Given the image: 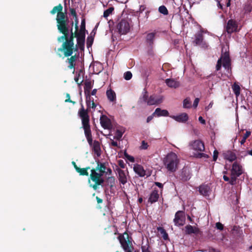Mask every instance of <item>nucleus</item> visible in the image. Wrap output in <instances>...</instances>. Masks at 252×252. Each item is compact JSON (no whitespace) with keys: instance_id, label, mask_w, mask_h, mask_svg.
Instances as JSON below:
<instances>
[{"instance_id":"5701e85b","label":"nucleus","mask_w":252,"mask_h":252,"mask_svg":"<svg viewBox=\"0 0 252 252\" xmlns=\"http://www.w3.org/2000/svg\"><path fill=\"white\" fill-rule=\"evenodd\" d=\"M223 156L224 158L225 159L230 162H232L235 160L237 158V156L236 154L231 151H227L226 152L223 154Z\"/></svg>"},{"instance_id":"680f3d73","label":"nucleus","mask_w":252,"mask_h":252,"mask_svg":"<svg viewBox=\"0 0 252 252\" xmlns=\"http://www.w3.org/2000/svg\"><path fill=\"white\" fill-rule=\"evenodd\" d=\"M199 102V98H196L193 102V107L194 108H196L198 106V103Z\"/></svg>"},{"instance_id":"37998d69","label":"nucleus","mask_w":252,"mask_h":252,"mask_svg":"<svg viewBox=\"0 0 252 252\" xmlns=\"http://www.w3.org/2000/svg\"><path fill=\"white\" fill-rule=\"evenodd\" d=\"M132 76V74L130 71H127L124 73V77L125 80H129Z\"/></svg>"},{"instance_id":"393cba45","label":"nucleus","mask_w":252,"mask_h":252,"mask_svg":"<svg viewBox=\"0 0 252 252\" xmlns=\"http://www.w3.org/2000/svg\"><path fill=\"white\" fill-rule=\"evenodd\" d=\"M134 171L140 177H144L146 175V171L142 166L136 164L133 168Z\"/></svg>"},{"instance_id":"a211bd4d","label":"nucleus","mask_w":252,"mask_h":252,"mask_svg":"<svg viewBox=\"0 0 252 252\" xmlns=\"http://www.w3.org/2000/svg\"><path fill=\"white\" fill-rule=\"evenodd\" d=\"M156 33L155 32H150L146 34L145 42L148 46H153Z\"/></svg>"},{"instance_id":"79ce46f5","label":"nucleus","mask_w":252,"mask_h":252,"mask_svg":"<svg viewBox=\"0 0 252 252\" xmlns=\"http://www.w3.org/2000/svg\"><path fill=\"white\" fill-rule=\"evenodd\" d=\"M74 22L73 21L71 22V27H72L73 24H74L75 30L76 31H78V30H79V27H78L79 20H78V17H77V16H76V17H74Z\"/></svg>"},{"instance_id":"72a5a7b5","label":"nucleus","mask_w":252,"mask_h":252,"mask_svg":"<svg viewBox=\"0 0 252 252\" xmlns=\"http://www.w3.org/2000/svg\"><path fill=\"white\" fill-rule=\"evenodd\" d=\"M191 107V102L189 97H187L183 101V107L185 108H190Z\"/></svg>"},{"instance_id":"c756f323","label":"nucleus","mask_w":252,"mask_h":252,"mask_svg":"<svg viewBox=\"0 0 252 252\" xmlns=\"http://www.w3.org/2000/svg\"><path fill=\"white\" fill-rule=\"evenodd\" d=\"M90 168H91L90 166H87L86 168H83L79 167L78 168H77L76 171L78 173H79L80 175L88 176L89 173L88 172V170L89 169H90Z\"/></svg>"},{"instance_id":"20e7f679","label":"nucleus","mask_w":252,"mask_h":252,"mask_svg":"<svg viewBox=\"0 0 252 252\" xmlns=\"http://www.w3.org/2000/svg\"><path fill=\"white\" fill-rule=\"evenodd\" d=\"M179 163V159L178 156L173 152L168 154L163 160V163L166 168L171 172L176 171Z\"/></svg>"},{"instance_id":"58836bf2","label":"nucleus","mask_w":252,"mask_h":252,"mask_svg":"<svg viewBox=\"0 0 252 252\" xmlns=\"http://www.w3.org/2000/svg\"><path fill=\"white\" fill-rule=\"evenodd\" d=\"M159 12L164 15H167L168 13L167 8L164 5L160 6L158 8Z\"/></svg>"},{"instance_id":"0eeeda50","label":"nucleus","mask_w":252,"mask_h":252,"mask_svg":"<svg viewBox=\"0 0 252 252\" xmlns=\"http://www.w3.org/2000/svg\"><path fill=\"white\" fill-rule=\"evenodd\" d=\"M162 101L161 98H158L155 95H152L149 97L147 91L144 89L143 92V96L140 97L138 102L140 104L144 103L148 105H153L159 104Z\"/></svg>"},{"instance_id":"cd10ccee","label":"nucleus","mask_w":252,"mask_h":252,"mask_svg":"<svg viewBox=\"0 0 252 252\" xmlns=\"http://www.w3.org/2000/svg\"><path fill=\"white\" fill-rule=\"evenodd\" d=\"M153 115H156L157 117L168 116L169 113L166 110H162L160 108H157L153 113Z\"/></svg>"},{"instance_id":"f257e3e1","label":"nucleus","mask_w":252,"mask_h":252,"mask_svg":"<svg viewBox=\"0 0 252 252\" xmlns=\"http://www.w3.org/2000/svg\"><path fill=\"white\" fill-rule=\"evenodd\" d=\"M65 32H59L62 34V35L58 37L57 40L59 42H63L61 47L59 48L56 51L57 54L60 57H62L61 52H63L64 56L68 57L73 54L74 51H77L78 48L74 47V38H85L86 32H81L75 30L73 32L72 27L70 28L69 23L66 25V30Z\"/></svg>"},{"instance_id":"c9c22d12","label":"nucleus","mask_w":252,"mask_h":252,"mask_svg":"<svg viewBox=\"0 0 252 252\" xmlns=\"http://www.w3.org/2000/svg\"><path fill=\"white\" fill-rule=\"evenodd\" d=\"M78 31L88 33L87 31L86 30V21L84 18L81 21L80 28L79 30H78Z\"/></svg>"},{"instance_id":"774afa93","label":"nucleus","mask_w":252,"mask_h":252,"mask_svg":"<svg viewBox=\"0 0 252 252\" xmlns=\"http://www.w3.org/2000/svg\"><path fill=\"white\" fill-rule=\"evenodd\" d=\"M111 145L114 147L118 146L117 142L113 140H111Z\"/></svg>"},{"instance_id":"7ed1b4c3","label":"nucleus","mask_w":252,"mask_h":252,"mask_svg":"<svg viewBox=\"0 0 252 252\" xmlns=\"http://www.w3.org/2000/svg\"><path fill=\"white\" fill-rule=\"evenodd\" d=\"M63 7L61 4L54 6L50 11L51 14L54 15L57 12L56 17L57 27L58 31L65 32L66 25L69 23V20L65 13L62 12Z\"/></svg>"},{"instance_id":"49530a36","label":"nucleus","mask_w":252,"mask_h":252,"mask_svg":"<svg viewBox=\"0 0 252 252\" xmlns=\"http://www.w3.org/2000/svg\"><path fill=\"white\" fill-rule=\"evenodd\" d=\"M96 163H97V166L95 167V168H93L92 169H94V170H96V171L99 170H100L99 169L101 168V167H102V166H103L105 164L104 162H100L99 160H97Z\"/></svg>"},{"instance_id":"f03ea898","label":"nucleus","mask_w":252,"mask_h":252,"mask_svg":"<svg viewBox=\"0 0 252 252\" xmlns=\"http://www.w3.org/2000/svg\"><path fill=\"white\" fill-rule=\"evenodd\" d=\"M81 105V107L78 111V115L81 120L82 127L84 130V134L87 141L90 146H92L93 145L94 142L93 141V136L90 124L89 110L88 109H85L82 103Z\"/></svg>"},{"instance_id":"6ab92c4d","label":"nucleus","mask_w":252,"mask_h":252,"mask_svg":"<svg viewBox=\"0 0 252 252\" xmlns=\"http://www.w3.org/2000/svg\"><path fill=\"white\" fill-rule=\"evenodd\" d=\"M116 170L118 173V179L119 182L123 185H125L127 182V178L124 170L117 168Z\"/></svg>"},{"instance_id":"b1692460","label":"nucleus","mask_w":252,"mask_h":252,"mask_svg":"<svg viewBox=\"0 0 252 252\" xmlns=\"http://www.w3.org/2000/svg\"><path fill=\"white\" fill-rule=\"evenodd\" d=\"M70 58H68L66 59V62L69 63L68 67L69 69L74 68L76 65L75 62L77 60V57L76 55L72 56V54L70 56Z\"/></svg>"},{"instance_id":"9d476101","label":"nucleus","mask_w":252,"mask_h":252,"mask_svg":"<svg viewBox=\"0 0 252 252\" xmlns=\"http://www.w3.org/2000/svg\"><path fill=\"white\" fill-rule=\"evenodd\" d=\"M117 29L121 34L127 33L130 30V26L128 21L125 19H122L117 26Z\"/></svg>"},{"instance_id":"4be33fe9","label":"nucleus","mask_w":252,"mask_h":252,"mask_svg":"<svg viewBox=\"0 0 252 252\" xmlns=\"http://www.w3.org/2000/svg\"><path fill=\"white\" fill-rule=\"evenodd\" d=\"M175 121L180 123H185L189 119L188 115L186 113H183L177 116H173L171 117Z\"/></svg>"},{"instance_id":"2f4dec72","label":"nucleus","mask_w":252,"mask_h":252,"mask_svg":"<svg viewBox=\"0 0 252 252\" xmlns=\"http://www.w3.org/2000/svg\"><path fill=\"white\" fill-rule=\"evenodd\" d=\"M84 92L85 94H87V93H90L91 90L93 87L92 83L91 81H86L84 84Z\"/></svg>"},{"instance_id":"6e6552de","label":"nucleus","mask_w":252,"mask_h":252,"mask_svg":"<svg viewBox=\"0 0 252 252\" xmlns=\"http://www.w3.org/2000/svg\"><path fill=\"white\" fill-rule=\"evenodd\" d=\"M243 173L242 166L237 162H234L231 170V178L230 184L234 185L235 184L237 178Z\"/></svg>"},{"instance_id":"864d4df0","label":"nucleus","mask_w":252,"mask_h":252,"mask_svg":"<svg viewBox=\"0 0 252 252\" xmlns=\"http://www.w3.org/2000/svg\"><path fill=\"white\" fill-rule=\"evenodd\" d=\"M196 157L198 158H208L209 156L208 155H207V154H204V153H198L196 155Z\"/></svg>"},{"instance_id":"39448f33","label":"nucleus","mask_w":252,"mask_h":252,"mask_svg":"<svg viewBox=\"0 0 252 252\" xmlns=\"http://www.w3.org/2000/svg\"><path fill=\"white\" fill-rule=\"evenodd\" d=\"M103 174L97 172L96 170L91 169V174L90 175V178L89 179V183H90V180H91L94 184L90 185V187L92 188L94 190L97 189L98 186H101L104 183V180L102 178Z\"/></svg>"},{"instance_id":"473e14b6","label":"nucleus","mask_w":252,"mask_h":252,"mask_svg":"<svg viewBox=\"0 0 252 252\" xmlns=\"http://www.w3.org/2000/svg\"><path fill=\"white\" fill-rule=\"evenodd\" d=\"M157 229L158 231L160 232L164 240H166L168 239V235L166 230L163 227H158L157 228Z\"/></svg>"},{"instance_id":"bf43d9fd","label":"nucleus","mask_w":252,"mask_h":252,"mask_svg":"<svg viewBox=\"0 0 252 252\" xmlns=\"http://www.w3.org/2000/svg\"><path fill=\"white\" fill-rule=\"evenodd\" d=\"M100 170H98V172L102 174H104L105 173V170L106 169V167L105 166V164L102 166L101 168L99 169Z\"/></svg>"},{"instance_id":"7c9ffc66","label":"nucleus","mask_w":252,"mask_h":252,"mask_svg":"<svg viewBox=\"0 0 252 252\" xmlns=\"http://www.w3.org/2000/svg\"><path fill=\"white\" fill-rule=\"evenodd\" d=\"M232 89L233 90V92L235 94V95L237 97L240 94V87L237 83H234L233 85L232 86Z\"/></svg>"},{"instance_id":"aec40b11","label":"nucleus","mask_w":252,"mask_h":252,"mask_svg":"<svg viewBox=\"0 0 252 252\" xmlns=\"http://www.w3.org/2000/svg\"><path fill=\"white\" fill-rule=\"evenodd\" d=\"M159 198L158 191L157 189H154L150 193L148 202L151 204L156 202L158 201Z\"/></svg>"},{"instance_id":"1a4fd4ad","label":"nucleus","mask_w":252,"mask_h":252,"mask_svg":"<svg viewBox=\"0 0 252 252\" xmlns=\"http://www.w3.org/2000/svg\"><path fill=\"white\" fill-rule=\"evenodd\" d=\"M122 247L124 250H126L129 248L133 247L132 242L129 239V236L127 232H125L124 234H119L118 237Z\"/></svg>"},{"instance_id":"a19ab883","label":"nucleus","mask_w":252,"mask_h":252,"mask_svg":"<svg viewBox=\"0 0 252 252\" xmlns=\"http://www.w3.org/2000/svg\"><path fill=\"white\" fill-rule=\"evenodd\" d=\"M251 133V132L250 131H246V132L244 134L242 139L240 141L241 145L244 144L245 143L247 138H248L250 136Z\"/></svg>"},{"instance_id":"2eb2a0df","label":"nucleus","mask_w":252,"mask_h":252,"mask_svg":"<svg viewBox=\"0 0 252 252\" xmlns=\"http://www.w3.org/2000/svg\"><path fill=\"white\" fill-rule=\"evenodd\" d=\"M190 146L193 150L195 151L202 152L205 150L204 143L200 140H194L191 142Z\"/></svg>"},{"instance_id":"603ef678","label":"nucleus","mask_w":252,"mask_h":252,"mask_svg":"<svg viewBox=\"0 0 252 252\" xmlns=\"http://www.w3.org/2000/svg\"><path fill=\"white\" fill-rule=\"evenodd\" d=\"M149 145L145 141H142L140 146L141 149L146 150L148 149Z\"/></svg>"},{"instance_id":"ea45409f","label":"nucleus","mask_w":252,"mask_h":252,"mask_svg":"<svg viewBox=\"0 0 252 252\" xmlns=\"http://www.w3.org/2000/svg\"><path fill=\"white\" fill-rule=\"evenodd\" d=\"M94 39V37H93L92 35L88 37L87 39V46L88 48L92 46L93 43Z\"/></svg>"},{"instance_id":"8fccbe9b","label":"nucleus","mask_w":252,"mask_h":252,"mask_svg":"<svg viewBox=\"0 0 252 252\" xmlns=\"http://www.w3.org/2000/svg\"><path fill=\"white\" fill-rule=\"evenodd\" d=\"M84 45H85V42L77 41V44L76 45L75 47H77L78 48V47H77V46H78L80 49L83 50L84 48Z\"/></svg>"},{"instance_id":"bb28decb","label":"nucleus","mask_w":252,"mask_h":252,"mask_svg":"<svg viewBox=\"0 0 252 252\" xmlns=\"http://www.w3.org/2000/svg\"><path fill=\"white\" fill-rule=\"evenodd\" d=\"M93 150L97 157L101 155L100 143L98 141L94 140L93 142Z\"/></svg>"},{"instance_id":"4d7b16f0","label":"nucleus","mask_w":252,"mask_h":252,"mask_svg":"<svg viewBox=\"0 0 252 252\" xmlns=\"http://www.w3.org/2000/svg\"><path fill=\"white\" fill-rule=\"evenodd\" d=\"M216 228L220 230H222L223 229V225L220 222H217L216 223Z\"/></svg>"},{"instance_id":"0e129e2a","label":"nucleus","mask_w":252,"mask_h":252,"mask_svg":"<svg viewBox=\"0 0 252 252\" xmlns=\"http://www.w3.org/2000/svg\"><path fill=\"white\" fill-rule=\"evenodd\" d=\"M198 120L200 122V123L203 125H205L206 124V121L201 116H200L199 118H198Z\"/></svg>"},{"instance_id":"c85d7f7f","label":"nucleus","mask_w":252,"mask_h":252,"mask_svg":"<svg viewBox=\"0 0 252 252\" xmlns=\"http://www.w3.org/2000/svg\"><path fill=\"white\" fill-rule=\"evenodd\" d=\"M106 95L109 101L111 102L116 101V94L115 92L113 91L112 89H110L109 90H107Z\"/></svg>"},{"instance_id":"3c124183","label":"nucleus","mask_w":252,"mask_h":252,"mask_svg":"<svg viewBox=\"0 0 252 252\" xmlns=\"http://www.w3.org/2000/svg\"><path fill=\"white\" fill-rule=\"evenodd\" d=\"M65 102H70L72 103L73 104H75L76 102L72 101L70 98V94L68 93L66 94V99L65 100Z\"/></svg>"},{"instance_id":"5fc2aeb1","label":"nucleus","mask_w":252,"mask_h":252,"mask_svg":"<svg viewBox=\"0 0 252 252\" xmlns=\"http://www.w3.org/2000/svg\"><path fill=\"white\" fill-rule=\"evenodd\" d=\"M148 54L150 56L154 55V51L153 50V46H148Z\"/></svg>"},{"instance_id":"e2e57ef3","label":"nucleus","mask_w":252,"mask_h":252,"mask_svg":"<svg viewBox=\"0 0 252 252\" xmlns=\"http://www.w3.org/2000/svg\"><path fill=\"white\" fill-rule=\"evenodd\" d=\"M98 25V23L97 24V25L95 26V28L94 29V30H93V31L91 33V35H92L94 37V35L95 34L96 30V29L97 28Z\"/></svg>"},{"instance_id":"dca6fc26","label":"nucleus","mask_w":252,"mask_h":252,"mask_svg":"<svg viewBox=\"0 0 252 252\" xmlns=\"http://www.w3.org/2000/svg\"><path fill=\"white\" fill-rule=\"evenodd\" d=\"M101 126L104 129H110L112 128V124L110 120L105 115H102L100 118Z\"/></svg>"},{"instance_id":"09e8293b","label":"nucleus","mask_w":252,"mask_h":252,"mask_svg":"<svg viewBox=\"0 0 252 252\" xmlns=\"http://www.w3.org/2000/svg\"><path fill=\"white\" fill-rule=\"evenodd\" d=\"M83 72V70L82 69L80 70L79 71V73H78V76H75L74 77V80L76 82L77 84H78V85H80L82 82H83V80H81V81H79V76H80V74L81 73Z\"/></svg>"},{"instance_id":"6e6d98bb","label":"nucleus","mask_w":252,"mask_h":252,"mask_svg":"<svg viewBox=\"0 0 252 252\" xmlns=\"http://www.w3.org/2000/svg\"><path fill=\"white\" fill-rule=\"evenodd\" d=\"M118 165L122 168H125L126 166V164L124 161L122 159H120L118 161Z\"/></svg>"},{"instance_id":"ddd939ff","label":"nucleus","mask_w":252,"mask_h":252,"mask_svg":"<svg viewBox=\"0 0 252 252\" xmlns=\"http://www.w3.org/2000/svg\"><path fill=\"white\" fill-rule=\"evenodd\" d=\"M191 176L189 167L185 166L181 170L179 174L180 179L183 182L189 180Z\"/></svg>"},{"instance_id":"c03bdc74","label":"nucleus","mask_w":252,"mask_h":252,"mask_svg":"<svg viewBox=\"0 0 252 252\" xmlns=\"http://www.w3.org/2000/svg\"><path fill=\"white\" fill-rule=\"evenodd\" d=\"M123 133L119 130L116 131V135L114 137V139L120 140L123 136Z\"/></svg>"},{"instance_id":"423d86ee","label":"nucleus","mask_w":252,"mask_h":252,"mask_svg":"<svg viewBox=\"0 0 252 252\" xmlns=\"http://www.w3.org/2000/svg\"><path fill=\"white\" fill-rule=\"evenodd\" d=\"M222 65L228 72L231 71V60L229 54L227 52H225L222 54L220 58L218 60L216 65V70L217 71L220 70Z\"/></svg>"},{"instance_id":"e433bc0d","label":"nucleus","mask_w":252,"mask_h":252,"mask_svg":"<svg viewBox=\"0 0 252 252\" xmlns=\"http://www.w3.org/2000/svg\"><path fill=\"white\" fill-rule=\"evenodd\" d=\"M86 97V104L88 108H91V103L92 102L93 98L91 97L90 93L85 94Z\"/></svg>"},{"instance_id":"f704fd0d","label":"nucleus","mask_w":252,"mask_h":252,"mask_svg":"<svg viewBox=\"0 0 252 252\" xmlns=\"http://www.w3.org/2000/svg\"><path fill=\"white\" fill-rule=\"evenodd\" d=\"M114 8L113 7H110L108 8V9H107L106 10H105L104 11L103 17L104 18H107V17H108L110 15V14H112V13L114 11Z\"/></svg>"},{"instance_id":"f3484780","label":"nucleus","mask_w":252,"mask_h":252,"mask_svg":"<svg viewBox=\"0 0 252 252\" xmlns=\"http://www.w3.org/2000/svg\"><path fill=\"white\" fill-rule=\"evenodd\" d=\"M198 191L200 194L204 196H209L212 190L209 185L203 184L199 186Z\"/></svg>"},{"instance_id":"de8ad7c7","label":"nucleus","mask_w":252,"mask_h":252,"mask_svg":"<svg viewBox=\"0 0 252 252\" xmlns=\"http://www.w3.org/2000/svg\"><path fill=\"white\" fill-rule=\"evenodd\" d=\"M125 157L130 162H134V158L132 156L129 155L126 151L124 153Z\"/></svg>"},{"instance_id":"a878e982","label":"nucleus","mask_w":252,"mask_h":252,"mask_svg":"<svg viewBox=\"0 0 252 252\" xmlns=\"http://www.w3.org/2000/svg\"><path fill=\"white\" fill-rule=\"evenodd\" d=\"M165 83L170 88H177L180 86V83L173 79H167Z\"/></svg>"},{"instance_id":"412c9836","label":"nucleus","mask_w":252,"mask_h":252,"mask_svg":"<svg viewBox=\"0 0 252 252\" xmlns=\"http://www.w3.org/2000/svg\"><path fill=\"white\" fill-rule=\"evenodd\" d=\"M193 43L195 45H202L204 46L205 45L203 41V35L201 32H199L195 34V40Z\"/></svg>"},{"instance_id":"69168bd1","label":"nucleus","mask_w":252,"mask_h":252,"mask_svg":"<svg viewBox=\"0 0 252 252\" xmlns=\"http://www.w3.org/2000/svg\"><path fill=\"white\" fill-rule=\"evenodd\" d=\"M156 115H153V113L148 117L147 119V123H149L154 118V116H155Z\"/></svg>"},{"instance_id":"a18cd8bd","label":"nucleus","mask_w":252,"mask_h":252,"mask_svg":"<svg viewBox=\"0 0 252 252\" xmlns=\"http://www.w3.org/2000/svg\"><path fill=\"white\" fill-rule=\"evenodd\" d=\"M150 245L147 244L146 245H142L141 246L142 252H151L149 249Z\"/></svg>"},{"instance_id":"13d9d810","label":"nucleus","mask_w":252,"mask_h":252,"mask_svg":"<svg viewBox=\"0 0 252 252\" xmlns=\"http://www.w3.org/2000/svg\"><path fill=\"white\" fill-rule=\"evenodd\" d=\"M219 152L217 150H215L213 153V160L216 161L218 157Z\"/></svg>"},{"instance_id":"4c0bfd02","label":"nucleus","mask_w":252,"mask_h":252,"mask_svg":"<svg viewBox=\"0 0 252 252\" xmlns=\"http://www.w3.org/2000/svg\"><path fill=\"white\" fill-rule=\"evenodd\" d=\"M107 181L108 184H109V186L110 188H112L114 187L115 183V179L114 177L111 176L107 178Z\"/></svg>"},{"instance_id":"4468645a","label":"nucleus","mask_w":252,"mask_h":252,"mask_svg":"<svg viewBox=\"0 0 252 252\" xmlns=\"http://www.w3.org/2000/svg\"><path fill=\"white\" fill-rule=\"evenodd\" d=\"M185 234L187 235L194 234H201L202 232L200 229L196 226H193L191 225L188 224L185 226L184 228Z\"/></svg>"},{"instance_id":"9b49d317","label":"nucleus","mask_w":252,"mask_h":252,"mask_svg":"<svg viewBox=\"0 0 252 252\" xmlns=\"http://www.w3.org/2000/svg\"><path fill=\"white\" fill-rule=\"evenodd\" d=\"M185 215L183 211H178L175 215V218L173 222L175 225L177 226H181L184 225L185 222Z\"/></svg>"},{"instance_id":"052dcab7","label":"nucleus","mask_w":252,"mask_h":252,"mask_svg":"<svg viewBox=\"0 0 252 252\" xmlns=\"http://www.w3.org/2000/svg\"><path fill=\"white\" fill-rule=\"evenodd\" d=\"M70 13L71 14V15L74 17H76V16H77V13L76 12V10L74 8H70Z\"/></svg>"},{"instance_id":"338daca9","label":"nucleus","mask_w":252,"mask_h":252,"mask_svg":"<svg viewBox=\"0 0 252 252\" xmlns=\"http://www.w3.org/2000/svg\"><path fill=\"white\" fill-rule=\"evenodd\" d=\"M155 184L160 189L163 188V185L159 182H155Z\"/></svg>"},{"instance_id":"f8f14e48","label":"nucleus","mask_w":252,"mask_h":252,"mask_svg":"<svg viewBox=\"0 0 252 252\" xmlns=\"http://www.w3.org/2000/svg\"><path fill=\"white\" fill-rule=\"evenodd\" d=\"M225 29L226 32L229 34L238 32V24L237 22L233 19L229 20L225 27Z\"/></svg>"}]
</instances>
